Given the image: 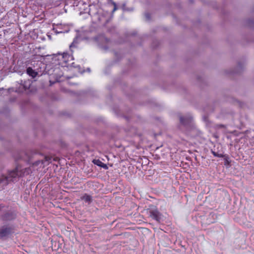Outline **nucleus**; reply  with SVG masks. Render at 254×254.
Returning <instances> with one entry per match:
<instances>
[{
  "mask_svg": "<svg viewBox=\"0 0 254 254\" xmlns=\"http://www.w3.org/2000/svg\"><path fill=\"white\" fill-rule=\"evenodd\" d=\"M13 218L12 215H9L8 214H5L3 216V219L4 220H11Z\"/></svg>",
  "mask_w": 254,
  "mask_h": 254,
  "instance_id": "nucleus-8",
  "label": "nucleus"
},
{
  "mask_svg": "<svg viewBox=\"0 0 254 254\" xmlns=\"http://www.w3.org/2000/svg\"><path fill=\"white\" fill-rule=\"evenodd\" d=\"M35 61H31V63H32L33 62H35Z\"/></svg>",
  "mask_w": 254,
  "mask_h": 254,
  "instance_id": "nucleus-14",
  "label": "nucleus"
},
{
  "mask_svg": "<svg viewBox=\"0 0 254 254\" xmlns=\"http://www.w3.org/2000/svg\"><path fill=\"white\" fill-rule=\"evenodd\" d=\"M57 57V59L60 61L59 64L63 66H64V64H66L68 62L73 60V56L71 54L67 52H63V53H58Z\"/></svg>",
  "mask_w": 254,
  "mask_h": 254,
  "instance_id": "nucleus-2",
  "label": "nucleus"
},
{
  "mask_svg": "<svg viewBox=\"0 0 254 254\" xmlns=\"http://www.w3.org/2000/svg\"><path fill=\"white\" fill-rule=\"evenodd\" d=\"M1 90H0V92H1Z\"/></svg>",
  "mask_w": 254,
  "mask_h": 254,
  "instance_id": "nucleus-16",
  "label": "nucleus"
},
{
  "mask_svg": "<svg viewBox=\"0 0 254 254\" xmlns=\"http://www.w3.org/2000/svg\"><path fill=\"white\" fill-rule=\"evenodd\" d=\"M62 32H57V33H61Z\"/></svg>",
  "mask_w": 254,
  "mask_h": 254,
  "instance_id": "nucleus-15",
  "label": "nucleus"
},
{
  "mask_svg": "<svg viewBox=\"0 0 254 254\" xmlns=\"http://www.w3.org/2000/svg\"><path fill=\"white\" fill-rule=\"evenodd\" d=\"M150 216L153 219L156 220L157 221H159L161 219V215L159 211L157 210H153L150 211Z\"/></svg>",
  "mask_w": 254,
  "mask_h": 254,
  "instance_id": "nucleus-4",
  "label": "nucleus"
},
{
  "mask_svg": "<svg viewBox=\"0 0 254 254\" xmlns=\"http://www.w3.org/2000/svg\"><path fill=\"white\" fill-rule=\"evenodd\" d=\"M112 3L114 5V9L113 10V12H114L117 9V5H116V3L114 1H112Z\"/></svg>",
  "mask_w": 254,
  "mask_h": 254,
  "instance_id": "nucleus-10",
  "label": "nucleus"
},
{
  "mask_svg": "<svg viewBox=\"0 0 254 254\" xmlns=\"http://www.w3.org/2000/svg\"><path fill=\"white\" fill-rule=\"evenodd\" d=\"M31 172V170L29 168H23L21 166H17L14 169L8 172L7 176H0V189L6 185L9 181H14L17 178L27 175Z\"/></svg>",
  "mask_w": 254,
  "mask_h": 254,
  "instance_id": "nucleus-1",
  "label": "nucleus"
},
{
  "mask_svg": "<svg viewBox=\"0 0 254 254\" xmlns=\"http://www.w3.org/2000/svg\"><path fill=\"white\" fill-rule=\"evenodd\" d=\"M81 199L88 204L90 203L92 201V197L90 195L86 194H85L84 195H83L81 197Z\"/></svg>",
  "mask_w": 254,
  "mask_h": 254,
  "instance_id": "nucleus-7",
  "label": "nucleus"
},
{
  "mask_svg": "<svg viewBox=\"0 0 254 254\" xmlns=\"http://www.w3.org/2000/svg\"><path fill=\"white\" fill-rule=\"evenodd\" d=\"M27 73L32 76L33 78L35 77L37 75V72L33 70L31 67H29L27 68L26 70Z\"/></svg>",
  "mask_w": 254,
  "mask_h": 254,
  "instance_id": "nucleus-6",
  "label": "nucleus"
},
{
  "mask_svg": "<svg viewBox=\"0 0 254 254\" xmlns=\"http://www.w3.org/2000/svg\"><path fill=\"white\" fill-rule=\"evenodd\" d=\"M11 232V229L8 226H3L0 229V238L8 235Z\"/></svg>",
  "mask_w": 254,
  "mask_h": 254,
  "instance_id": "nucleus-3",
  "label": "nucleus"
},
{
  "mask_svg": "<svg viewBox=\"0 0 254 254\" xmlns=\"http://www.w3.org/2000/svg\"><path fill=\"white\" fill-rule=\"evenodd\" d=\"M212 153L214 155V156H217V157H222V155L218 154L217 153H216L215 152H212Z\"/></svg>",
  "mask_w": 254,
  "mask_h": 254,
  "instance_id": "nucleus-11",
  "label": "nucleus"
},
{
  "mask_svg": "<svg viewBox=\"0 0 254 254\" xmlns=\"http://www.w3.org/2000/svg\"><path fill=\"white\" fill-rule=\"evenodd\" d=\"M102 164H103V165H101V166H102V167H104V168H107V166H106V165L104 164L103 163Z\"/></svg>",
  "mask_w": 254,
  "mask_h": 254,
  "instance_id": "nucleus-13",
  "label": "nucleus"
},
{
  "mask_svg": "<svg viewBox=\"0 0 254 254\" xmlns=\"http://www.w3.org/2000/svg\"><path fill=\"white\" fill-rule=\"evenodd\" d=\"M94 163L96 164H97V165L99 166H101V164H103V163H102L100 161H99V160H94Z\"/></svg>",
  "mask_w": 254,
  "mask_h": 254,
  "instance_id": "nucleus-9",
  "label": "nucleus"
},
{
  "mask_svg": "<svg viewBox=\"0 0 254 254\" xmlns=\"http://www.w3.org/2000/svg\"><path fill=\"white\" fill-rule=\"evenodd\" d=\"M192 120V118L190 116L189 117H180V123L184 125H187L191 123Z\"/></svg>",
  "mask_w": 254,
  "mask_h": 254,
  "instance_id": "nucleus-5",
  "label": "nucleus"
},
{
  "mask_svg": "<svg viewBox=\"0 0 254 254\" xmlns=\"http://www.w3.org/2000/svg\"><path fill=\"white\" fill-rule=\"evenodd\" d=\"M74 46V43L72 42L69 46V48H70V50L71 51V52H72V47Z\"/></svg>",
  "mask_w": 254,
  "mask_h": 254,
  "instance_id": "nucleus-12",
  "label": "nucleus"
}]
</instances>
